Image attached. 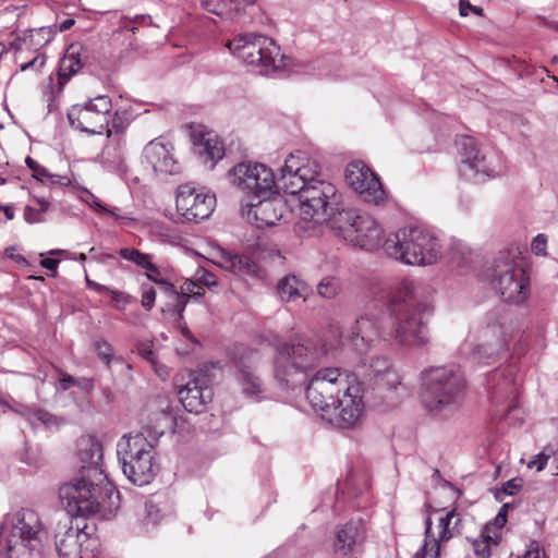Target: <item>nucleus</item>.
Instances as JSON below:
<instances>
[{"label":"nucleus","mask_w":558,"mask_h":558,"mask_svg":"<svg viewBox=\"0 0 558 558\" xmlns=\"http://www.w3.org/2000/svg\"><path fill=\"white\" fill-rule=\"evenodd\" d=\"M46 538L39 514L29 508L7 514L0 525V539L4 541L8 558H40Z\"/></svg>","instance_id":"39448f33"},{"label":"nucleus","mask_w":558,"mask_h":558,"mask_svg":"<svg viewBox=\"0 0 558 558\" xmlns=\"http://www.w3.org/2000/svg\"><path fill=\"white\" fill-rule=\"evenodd\" d=\"M215 205V195L197 192L190 184H182L178 189L175 206L185 221L199 222L207 219L214 211Z\"/></svg>","instance_id":"f3484780"},{"label":"nucleus","mask_w":558,"mask_h":558,"mask_svg":"<svg viewBox=\"0 0 558 558\" xmlns=\"http://www.w3.org/2000/svg\"><path fill=\"white\" fill-rule=\"evenodd\" d=\"M421 398L426 411L436 417H447L462 404L466 379L457 364L430 366L421 372Z\"/></svg>","instance_id":"20e7f679"},{"label":"nucleus","mask_w":558,"mask_h":558,"mask_svg":"<svg viewBox=\"0 0 558 558\" xmlns=\"http://www.w3.org/2000/svg\"><path fill=\"white\" fill-rule=\"evenodd\" d=\"M514 328L512 315L505 306H497L489 311L481 331L483 342L474 349V357L485 364L496 361L501 353L506 352Z\"/></svg>","instance_id":"9b49d317"},{"label":"nucleus","mask_w":558,"mask_h":558,"mask_svg":"<svg viewBox=\"0 0 558 558\" xmlns=\"http://www.w3.org/2000/svg\"><path fill=\"white\" fill-rule=\"evenodd\" d=\"M340 206V195L330 182H317L301 193L299 198L300 219L294 225V231L300 238L315 234L316 227L332 216V210Z\"/></svg>","instance_id":"1a4fd4ad"},{"label":"nucleus","mask_w":558,"mask_h":558,"mask_svg":"<svg viewBox=\"0 0 558 558\" xmlns=\"http://www.w3.org/2000/svg\"><path fill=\"white\" fill-rule=\"evenodd\" d=\"M522 487V480L521 478H511L507 481L500 489H497L495 492V498L498 501H501L505 496H513L515 495Z\"/></svg>","instance_id":"37998d69"},{"label":"nucleus","mask_w":558,"mask_h":558,"mask_svg":"<svg viewBox=\"0 0 558 558\" xmlns=\"http://www.w3.org/2000/svg\"><path fill=\"white\" fill-rule=\"evenodd\" d=\"M379 381H383L387 387L392 388V389H398L399 387H401L402 389H405L401 383L400 375L392 367H390L385 373L384 376L379 377Z\"/></svg>","instance_id":"a18cd8bd"},{"label":"nucleus","mask_w":558,"mask_h":558,"mask_svg":"<svg viewBox=\"0 0 558 558\" xmlns=\"http://www.w3.org/2000/svg\"><path fill=\"white\" fill-rule=\"evenodd\" d=\"M75 387L84 392H89L94 389V378L92 377H76Z\"/></svg>","instance_id":"603ef678"},{"label":"nucleus","mask_w":558,"mask_h":558,"mask_svg":"<svg viewBox=\"0 0 558 558\" xmlns=\"http://www.w3.org/2000/svg\"><path fill=\"white\" fill-rule=\"evenodd\" d=\"M198 281H193V280H186L182 287V290L183 292L182 293H186V294H192L197 286Z\"/></svg>","instance_id":"338daca9"},{"label":"nucleus","mask_w":558,"mask_h":558,"mask_svg":"<svg viewBox=\"0 0 558 558\" xmlns=\"http://www.w3.org/2000/svg\"><path fill=\"white\" fill-rule=\"evenodd\" d=\"M88 205L98 213H106V210H108V207L93 194H90V202H88Z\"/></svg>","instance_id":"e2e57ef3"},{"label":"nucleus","mask_w":558,"mask_h":558,"mask_svg":"<svg viewBox=\"0 0 558 558\" xmlns=\"http://www.w3.org/2000/svg\"><path fill=\"white\" fill-rule=\"evenodd\" d=\"M253 199L246 204L248 207L247 217L254 218L258 228L275 226L283 216L286 205L280 197L271 198V195H262L259 197L245 192Z\"/></svg>","instance_id":"6ab92c4d"},{"label":"nucleus","mask_w":558,"mask_h":558,"mask_svg":"<svg viewBox=\"0 0 558 558\" xmlns=\"http://www.w3.org/2000/svg\"><path fill=\"white\" fill-rule=\"evenodd\" d=\"M202 5L208 12H211L222 19H235L246 5H251L255 0H201Z\"/></svg>","instance_id":"c756f323"},{"label":"nucleus","mask_w":558,"mask_h":558,"mask_svg":"<svg viewBox=\"0 0 558 558\" xmlns=\"http://www.w3.org/2000/svg\"><path fill=\"white\" fill-rule=\"evenodd\" d=\"M456 145L460 156L459 174L466 181L482 183L493 178L497 171L490 167L485 156L480 151L473 137L461 135Z\"/></svg>","instance_id":"dca6fc26"},{"label":"nucleus","mask_w":558,"mask_h":558,"mask_svg":"<svg viewBox=\"0 0 558 558\" xmlns=\"http://www.w3.org/2000/svg\"><path fill=\"white\" fill-rule=\"evenodd\" d=\"M377 175L363 162H351L345 170V181L352 189H362V181Z\"/></svg>","instance_id":"f704fd0d"},{"label":"nucleus","mask_w":558,"mask_h":558,"mask_svg":"<svg viewBox=\"0 0 558 558\" xmlns=\"http://www.w3.org/2000/svg\"><path fill=\"white\" fill-rule=\"evenodd\" d=\"M353 228L348 240L361 248L372 250L380 243L383 230L372 216L360 213Z\"/></svg>","instance_id":"b1692460"},{"label":"nucleus","mask_w":558,"mask_h":558,"mask_svg":"<svg viewBox=\"0 0 558 558\" xmlns=\"http://www.w3.org/2000/svg\"><path fill=\"white\" fill-rule=\"evenodd\" d=\"M547 238L545 234H537L531 243L532 252L537 256H546Z\"/></svg>","instance_id":"de8ad7c7"},{"label":"nucleus","mask_w":558,"mask_h":558,"mask_svg":"<svg viewBox=\"0 0 558 558\" xmlns=\"http://www.w3.org/2000/svg\"><path fill=\"white\" fill-rule=\"evenodd\" d=\"M111 99L107 95H99L84 105H74L68 112L71 126L88 134L111 135L109 129Z\"/></svg>","instance_id":"ddd939ff"},{"label":"nucleus","mask_w":558,"mask_h":558,"mask_svg":"<svg viewBox=\"0 0 558 558\" xmlns=\"http://www.w3.org/2000/svg\"><path fill=\"white\" fill-rule=\"evenodd\" d=\"M363 389L361 383L353 378L350 386L338 396L337 402L330 412L323 414V420L338 428H353L357 426L364 414Z\"/></svg>","instance_id":"4468645a"},{"label":"nucleus","mask_w":558,"mask_h":558,"mask_svg":"<svg viewBox=\"0 0 558 558\" xmlns=\"http://www.w3.org/2000/svg\"><path fill=\"white\" fill-rule=\"evenodd\" d=\"M277 293L284 303L293 302L296 299L306 300V283L293 274H289L281 278L277 283Z\"/></svg>","instance_id":"7c9ffc66"},{"label":"nucleus","mask_w":558,"mask_h":558,"mask_svg":"<svg viewBox=\"0 0 558 558\" xmlns=\"http://www.w3.org/2000/svg\"><path fill=\"white\" fill-rule=\"evenodd\" d=\"M196 280L204 287L213 290L218 286L217 278L214 274L209 272L206 269L199 268L196 271Z\"/></svg>","instance_id":"49530a36"},{"label":"nucleus","mask_w":558,"mask_h":558,"mask_svg":"<svg viewBox=\"0 0 558 558\" xmlns=\"http://www.w3.org/2000/svg\"><path fill=\"white\" fill-rule=\"evenodd\" d=\"M287 167L294 169L300 177H303L305 185H315L317 182H327L326 180L319 179L320 167L315 160H310L304 154L299 153L298 155L290 154L287 158Z\"/></svg>","instance_id":"c85d7f7f"},{"label":"nucleus","mask_w":558,"mask_h":558,"mask_svg":"<svg viewBox=\"0 0 558 558\" xmlns=\"http://www.w3.org/2000/svg\"><path fill=\"white\" fill-rule=\"evenodd\" d=\"M162 434L160 430L154 435H145L144 432L124 435L117 444V456L121 466L155 454V444Z\"/></svg>","instance_id":"a211bd4d"},{"label":"nucleus","mask_w":558,"mask_h":558,"mask_svg":"<svg viewBox=\"0 0 558 558\" xmlns=\"http://www.w3.org/2000/svg\"><path fill=\"white\" fill-rule=\"evenodd\" d=\"M547 450L548 449L545 448V450L543 452L535 456V458L529 462L527 466L530 469L535 468L537 472L543 471L546 468V464L550 457V453L553 452L551 450L549 452H547Z\"/></svg>","instance_id":"8fccbe9b"},{"label":"nucleus","mask_w":558,"mask_h":558,"mask_svg":"<svg viewBox=\"0 0 558 558\" xmlns=\"http://www.w3.org/2000/svg\"><path fill=\"white\" fill-rule=\"evenodd\" d=\"M77 457L81 463L75 478L59 487V499L72 518L89 517L110 509L118 492L101 469L102 445L95 437L78 440Z\"/></svg>","instance_id":"7ed1b4c3"},{"label":"nucleus","mask_w":558,"mask_h":558,"mask_svg":"<svg viewBox=\"0 0 558 558\" xmlns=\"http://www.w3.org/2000/svg\"><path fill=\"white\" fill-rule=\"evenodd\" d=\"M294 169L287 167V160L280 170L278 179L271 169L263 163L240 162L229 171V179L233 185L243 192L252 193L259 197L272 195L277 190L286 194L301 197L303 190L308 187L304 178L300 177Z\"/></svg>","instance_id":"423d86ee"},{"label":"nucleus","mask_w":558,"mask_h":558,"mask_svg":"<svg viewBox=\"0 0 558 558\" xmlns=\"http://www.w3.org/2000/svg\"><path fill=\"white\" fill-rule=\"evenodd\" d=\"M340 291V281L335 277H325L317 284V293L324 299H333Z\"/></svg>","instance_id":"58836bf2"},{"label":"nucleus","mask_w":558,"mask_h":558,"mask_svg":"<svg viewBox=\"0 0 558 558\" xmlns=\"http://www.w3.org/2000/svg\"><path fill=\"white\" fill-rule=\"evenodd\" d=\"M210 259L218 267L235 275L254 276L258 271V265L248 255H239L220 245L210 250Z\"/></svg>","instance_id":"4be33fe9"},{"label":"nucleus","mask_w":558,"mask_h":558,"mask_svg":"<svg viewBox=\"0 0 558 558\" xmlns=\"http://www.w3.org/2000/svg\"><path fill=\"white\" fill-rule=\"evenodd\" d=\"M144 161L159 174H174L179 171L171 150L163 143L154 140L143 150Z\"/></svg>","instance_id":"5701e85b"},{"label":"nucleus","mask_w":558,"mask_h":558,"mask_svg":"<svg viewBox=\"0 0 558 558\" xmlns=\"http://www.w3.org/2000/svg\"><path fill=\"white\" fill-rule=\"evenodd\" d=\"M326 353L319 340L296 338L278 344L274 359V376L279 386L295 390L306 384V399L322 417L331 411L338 396L353 381L339 368H322L310 377Z\"/></svg>","instance_id":"f03ea898"},{"label":"nucleus","mask_w":558,"mask_h":558,"mask_svg":"<svg viewBox=\"0 0 558 558\" xmlns=\"http://www.w3.org/2000/svg\"><path fill=\"white\" fill-rule=\"evenodd\" d=\"M141 291V304L146 311H150L155 305L156 290L149 283H142Z\"/></svg>","instance_id":"c03bdc74"},{"label":"nucleus","mask_w":558,"mask_h":558,"mask_svg":"<svg viewBox=\"0 0 558 558\" xmlns=\"http://www.w3.org/2000/svg\"><path fill=\"white\" fill-rule=\"evenodd\" d=\"M541 557V548L536 541H532L527 547V550L524 554L523 558H539Z\"/></svg>","instance_id":"680f3d73"},{"label":"nucleus","mask_w":558,"mask_h":558,"mask_svg":"<svg viewBox=\"0 0 558 558\" xmlns=\"http://www.w3.org/2000/svg\"><path fill=\"white\" fill-rule=\"evenodd\" d=\"M221 371L218 362L206 363L189 375L185 385L178 389V397L183 408L191 413H202L213 401V384Z\"/></svg>","instance_id":"f8f14e48"},{"label":"nucleus","mask_w":558,"mask_h":558,"mask_svg":"<svg viewBox=\"0 0 558 558\" xmlns=\"http://www.w3.org/2000/svg\"><path fill=\"white\" fill-rule=\"evenodd\" d=\"M119 255L129 262L134 263L136 266L143 269L154 268V263L151 260V255L147 253H143L134 247H123L119 251Z\"/></svg>","instance_id":"4c0bfd02"},{"label":"nucleus","mask_w":558,"mask_h":558,"mask_svg":"<svg viewBox=\"0 0 558 558\" xmlns=\"http://www.w3.org/2000/svg\"><path fill=\"white\" fill-rule=\"evenodd\" d=\"M473 9V5L466 0H460L459 12L461 16H468L469 12Z\"/></svg>","instance_id":"69168bd1"},{"label":"nucleus","mask_w":558,"mask_h":558,"mask_svg":"<svg viewBox=\"0 0 558 558\" xmlns=\"http://www.w3.org/2000/svg\"><path fill=\"white\" fill-rule=\"evenodd\" d=\"M14 252H15V247L14 246H10V247L5 248L4 253H5V256L8 258H11V259L15 260L19 264H27V259L24 256H22L20 254L15 255Z\"/></svg>","instance_id":"0e129e2a"},{"label":"nucleus","mask_w":558,"mask_h":558,"mask_svg":"<svg viewBox=\"0 0 558 558\" xmlns=\"http://www.w3.org/2000/svg\"><path fill=\"white\" fill-rule=\"evenodd\" d=\"M95 350L99 359H101L106 363L108 368H110V364L112 361L122 362L121 357H114L111 344L104 339L95 341Z\"/></svg>","instance_id":"ea45409f"},{"label":"nucleus","mask_w":558,"mask_h":558,"mask_svg":"<svg viewBox=\"0 0 558 558\" xmlns=\"http://www.w3.org/2000/svg\"><path fill=\"white\" fill-rule=\"evenodd\" d=\"M456 517H457L456 509H452V510L448 511L445 517L439 519V527H440L439 537H438V539L434 538L432 542H438V544H439L440 542L449 541L450 538L453 537V532L451 531L450 525L452 523V520Z\"/></svg>","instance_id":"a19ab883"},{"label":"nucleus","mask_w":558,"mask_h":558,"mask_svg":"<svg viewBox=\"0 0 558 558\" xmlns=\"http://www.w3.org/2000/svg\"><path fill=\"white\" fill-rule=\"evenodd\" d=\"M157 286L159 287L160 291H162L170 298L178 292L175 290V287L173 286V283L168 281L166 278H163L162 280H159Z\"/></svg>","instance_id":"13d9d810"},{"label":"nucleus","mask_w":558,"mask_h":558,"mask_svg":"<svg viewBox=\"0 0 558 558\" xmlns=\"http://www.w3.org/2000/svg\"><path fill=\"white\" fill-rule=\"evenodd\" d=\"M359 211L355 209H340L332 210V216L327 222H330L332 229H337L341 232L342 236L348 240L352 236L354 231V222L359 218Z\"/></svg>","instance_id":"2f4dec72"},{"label":"nucleus","mask_w":558,"mask_h":558,"mask_svg":"<svg viewBox=\"0 0 558 558\" xmlns=\"http://www.w3.org/2000/svg\"><path fill=\"white\" fill-rule=\"evenodd\" d=\"M518 248L500 251L485 269V277L504 301L524 303L530 295L529 276L519 262Z\"/></svg>","instance_id":"6e6552de"},{"label":"nucleus","mask_w":558,"mask_h":558,"mask_svg":"<svg viewBox=\"0 0 558 558\" xmlns=\"http://www.w3.org/2000/svg\"><path fill=\"white\" fill-rule=\"evenodd\" d=\"M75 383H76V377H73L66 373H62L61 374V377H60V380H59V385H60V389L65 391V390H69L70 388L72 387H75Z\"/></svg>","instance_id":"864d4df0"},{"label":"nucleus","mask_w":558,"mask_h":558,"mask_svg":"<svg viewBox=\"0 0 558 558\" xmlns=\"http://www.w3.org/2000/svg\"><path fill=\"white\" fill-rule=\"evenodd\" d=\"M35 202L39 205V210L44 214L47 213V210L49 209V206H50V203L49 201H47L46 198L44 197H35L34 198Z\"/></svg>","instance_id":"774afa93"},{"label":"nucleus","mask_w":558,"mask_h":558,"mask_svg":"<svg viewBox=\"0 0 558 558\" xmlns=\"http://www.w3.org/2000/svg\"><path fill=\"white\" fill-rule=\"evenodd\" d=\"M194 150L199 156L202 162L210 169L225 156L222 142L213 132L202 134L194 143Z\"/></svg>","instance_id":"a878e982"},{"label":"nucleus","mask_w":558,"mask_h":558,"mask_svg":"<svg viewBox=\"0 0 558 558\" xmlns=\"http://www.w3.org/2000/svg\"><path fill=\"white\" fill-rule=\"evenodd\" d=\"M362 189H353L365 202L379 205L385 201L386 193L378 177L362 181Z\"/></svg>","instance_id":"473e14b6"},{"label":"nucleus","mask_w":558,"mask_h":558,"mask_svg":"<svg viewBox=\"0 0 558 558\" xmlns=\"http://www.w3.org/2000/svg\"><path fill=\"white\" fill-rule=\"evenodd\" d=\"M171 298L174 299L173 311L177 312L181 318L189 302L190 295L186 293L177 292Z\"/></svg>","instance_id":"3c124183"},{"label":"nucleus","mask_w":558,"mask_h":558,"mask_svg":"<svg viewBox=\"0 0 558 558\" xmlns=\"http://www.w3.org/2000/svg\"><path fill=\"white\" fill-rule=\"evenodd\" d=\"M366 537V530L362 520H351L336 529L332 542L335 554L354 555Z\"/></svg>","instance_id":"412c9836"},{"label":"nucleus","mask_w":558,"mask_h":558,"mask_svg":"<svg viewBox=\"0 0 558 558\" xmlns=\"http://www.w3.org/2000/svg\"><path fill=\"white\" fill-rule=\"evenodd\" d=\"M24 219L27 223H40L45 221V214L39 208L26 206L24 209Z\"/></svg>","instance_id":"09e8293b"},{"label":"nucleus","mask_w":558,"mask_h":558,"mask_svg":"<svg viewBox=\"0 0 558 558\" xmlns=\"http://www.w3.org/2000/svg\"><path fill=\"white\" fill-rule=\"evenodd\" d=\"M362 189H353L365 202L379 205L385 201L386 193L378 177L362 181Z\"/></svg>","instance_id":"72a5a7b5"},{"label":"nucleus","mask_w":558,"mask_h":558,"mask_svg":"<svg viewBox=\"0 0 558 558\" xmlns=\"http://www.w3.org/2000/svg\"><path fill=\"white\" fill-rule=\"evenodd\" d=\"M162 515L158 504L154 499L145 501V515L143 522L146 526L156 525L160 522Z\"/></svg>","instance_id":"79ce46f5"},{"label":"nucleus","mask_w":558,"mask_h":558,"mask_svg":"<svg viewBox=\"0 0 558 558\" xmlns=\"http://www.w3.org/2000/svg\"><path fill=\"white\" fill-rule=\"evenodd\" d=\"M506 522H507V518L505 517V514L497 513V515L494 519V522L492 524H489L490 530L494 529L493 534L500 535V530L505 526Z\"/></svg>","instance_id":"bf43d9fd"},{"label":"nucleus","mask_w":558,"mask_h":558,"mask_svg":"<svg viewBox=\"0 0 558 558\" xmlns=\"http://www.w3.org/2000/svg\"><path fill=\"white\" fill-rule=\"evenodd\" d=\"M384 250L397 260L413 266L432 265L440 255L438 239L421 227L399 229L385 240Z\"/></svg>","instance_id":"0eeeda50"},{"label":"nucleus","mask_w":558,"mask_h":558,"mask_svg":"<svg viewBox=\"0 0 558 558\" xmlns=\"http://www.w3.org/2000/svg\"><path fill=\"white\" fill-rule=\"evenodd\" d=\"M25 163L27 168L33 172V177L40 182H45L47 180L51 185H69L71 182L68 177L50 173L48 169H46L29 156L25 158Z\"/></svg>","instance_id":"c9c22d12"},{"label":"nucleus","mask_w":558,"mask_h":558,"mask_svg":"<svg viewBox=\"0 0 558 558\" xmlns=\"http://www.w3.org/2000/svg\"><path fill=\"white\" fill-rule=\"evenodd\" d=\"M76 525L59 524L56 533V549L60 558H96L99 553V539Z\"/></svg>","instance_id":"2eb2a0df"},{"label":"nucleus","mask_w":558,"mask_h":558,"mask_svg":"<svg viewBox=\"0 0 558 558\" xmlns=\"http://www.w3.org/2000/svg\"><path fill=\"white\" fill-rule=\"evenodd\" d=\"M59 263H60V259H56V258H43L39 262L41 267L51 271V275H50L51 277H56Z\"/></svg>","instance_id":"5fc2aeb1"},{"label":"nucleus","mask_w":558,"mask_h":558,"mask_svg":"<svg viewBox=\"0 0 558 558\" xmlns=\"http://www.w3.org/2000/svg\"><path fill=\"white\" fill-rule=\"evenodd\" d=\"M499 541L500 535L490 534V525H486L481 536L472 542L475 556L477 558H489L492 555L490 546L497 545Z\"/></svg>","instance_id":"e433bc0d"},{"label":"nucleus","mask_w":558,"mask_h":558,"mask_svg":"<svg viewBox=\"0 0 558 558\" xmlns=\"http://www.w3.org/2000/svg\"><path fill=\"white\" fill-rule=\"evenodd\" d=\"M428 289L421 282L404 279L392 293L387 312L379 316L366 314L359 317L348 335V342L360 355L356 373L369 381L391 367L385 355L371 353L380 343H396L405 348H421L429 342L427 319L433 313Z\"/></svg>","instance_id":"f257e3e1"},{"label":"nucleus","mask_w":558,"mask_h":558,"mask_svg":"<svg viewBox=\"0 0 558 558\" xmlns=\"http://www.w3.org/2000/svg\"><path fill=\"white\" fill-rule=\"evenodd\" d=\"M258 357L257 351L245 350L235 361L236 380L247 397H258L263 391V381L255 372Z\"/></svg>","instance_id":"aec40b11"},{"label":"nucleus","mask_w":558,"mask_h":558,"mask_svg":"<svg viewBox=\"0 0 558 558\" xmlns=\"http://www.w3.org/2000/svg\"><path fill=\"white\" fill-rule=\"evenodd\" d=\"M86 282H87L89 288H93L96 291H99V292H110L112 294V299L116 300V301L118 300V296L120 295V293L118 291H113V290H111L110 288H108L106 286H102V284H99L97 282L90 281L88 278H86Z\"/></svg>","instance_id":"6e6d98bb"},{"label":"nucleus","mask_w":558,"mask_h":558,"mask_svg":"<svg viewBox=\"0 0 558 558\" xmlns=\"http://www.w3.org/2000/svg\"><path fill=\"white\" fill-rule=\"evenodd\" d=\"M106 214L112 216L116 220H134L130 214L122 211L119 207L108 208Z\"/></svg>","instance_id":"4d7b16f0"},{"label":"nucleus","mask_w":558,"mask_h":558,"mask_svg":"<svg viewBox=\"0 0 558 558\" xmlns=\"http://www.w3.org/2000/svg\"><path fill=\"white\" fill-rule=\"evenodd\" d=\"M232 54L253 66L259 74L268 75L286 68L280 47L268 36L243 34L228 41Z\"/></svg>","instance_id":"9d476101"},{"label":"nucleus","mask_w":558,"mask_h":558,"mask_svg":"<svg viewBox=\"0 0 558 558\" xmlns=\"http://www.w3.org/2000/svg\"><path fill=\"white\" fill-rule=\"evenodd\" d=\"M146 274L145 276L147 279L155 284H158L159 280H162L163 277L161 276L160 269L154 264V268L145 269Z\"/></svg>","instance_id":"052dcab7"},{"label":"nucleus","mask_w":558,"mask_h":558,"mask_svg":"<svg viewBox=\"0 0 558 558\" xmlns=\"http://www.w3.org/2000/svg\"><path fill=\"white\" fill-rule=\"evenodd\" d=\"M514 369L511 366L497 368L487 376V389L493 400L499 401L513 392Z\"/></svg>","instance_id":"cd10ccee"},{"label":"nucleus","mask_w":558,"mask_h":558,"mask_svg":"<svg viewBox=\"0 0 558 558\" xmlns=\"http://www.w3.org/2000/svg\"><path fill=\"white\" fill-rule=\"evenodd\" d=\"M121 468L129 481L137 486L149 484L159 471V464L155 459V454L144 457L142 460H137Z\"/></svg>","instance_id":"393cba45"},{"label":"nucleus","mask_w":558,"mask_h":558,"mask_svg":"<svg viewBox=\"0 0 558 558\" xmlns=\"http://www.w3.org/2000/svg\"><path fill=\"white\" fill-rule=\"evenodd\" d=\"M87 50L78 45H70L64 56L59 62V80L60 84H64L75 75L86 63Z\"/></svg>","instance_id":"bb28decb"}]
</instances>
